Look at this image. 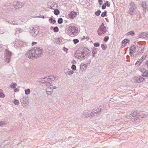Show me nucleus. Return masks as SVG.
<instances>
[{"label": "nucleus", "mask_w": 148, "mask_h": 148, "mask_svg": "<svg viewBox=\"0 0 148 148\" xmlns=\"http://www.w3.org/2000/svg\"><path fill=\"white\" fill-rule=\"evenodd\" d=\"M78 31V28L74 26H69L67 29V32L68 34L71 36L76 35L77 34Z\"/></svg>", "instance_id": "nucleus-1"}, {"label": "nucleus", "mask_w": 148, "mask_h": 148, "mask_svg": "<svg viewBox=\"0 0 148 148\" xmlns=\"http://www.w3.org/2000/svg\"><path fill=\"white\" fill-rule=\"evenodd\" d=\"M32 52L33 53L34 57L35 58H37L41 56L42 53V48L36 47L32 49Z\"/></svg>", "instance_id": "nucleus-2"}, {"label": "nucleus", "mask_w": 148, "mask_h": 148, "mask_svg": "<svg viewBox=\"0 0 148 148\" xmlns=\"http://www.w3.org/2000/svg\"><path fill=\"white\" fill-rule=\"evenodd\" d=\"M107 31L106 27L104 26V23L100 25L99 28L98 30V33L99 35H102L106 33Z\"/></svg>", "instance_id": "nucleus-3"}, {"label": "nucleus", "mask_w": 148, "mask_h": 148, "mask_svg": "<svg viewBox=\"0 0 148 148\" xmlns=\"http://www.w3.org/2000/svg\"><path fill=\"white\" fill-rule=\"evenodd\" d=\"M132 80L135 83H140L143 82L145 79L141 76L134 77L132 78Z\"/></svg>", "instance_id": "nucleus-4"}, {"label": "nucleus", "mask_w": 148, "mask_h": 148, "mask_svg": "<svg viewBox=\"0 0 148 148\" xmlns=\"http://www.w3.org/2000/svg\"><path fill=\"white\" fill-rule=\"evenodd\" d=\"M30 33L32 35L34 36H36L38 33L39 31L37 27H32L31 29Z\"/></svg>", "instance_id": "nucleus-5"}, {"label": "nucleus", "mask_w": 148, "mask_h": 148, "mask_svg": "<svg viewBox=\"0 0 148 148\" xmlns=\"http://www.w3.org/2000/svg\"><path fill=\"white\" fill-rule=\"evenodd\" d=\"M55 79V77L54 76H51L48 77H46L43 79L44 81L47 83H50V82Z\"/></svg>", "instance_id": "nucleus-6"}, {"label": "nucleus", "mask_w": 148, "mask_h": 148, "mask_svg": "<svg viewBox=\"0 0 148 148\" xmlns=\"http://www.w3.org/2000/svg\"><path fill=\"white\" fill-rule=\"evenodd\" d=\"M5 52L6 53V59L5 60V61L7 63H9L10 60L11 53L7 49L5 50Z\"/></svg>", "instance_id": "nucleus-7"}, {"label": "nucleus", "mask_w": 148, "mask_h": 148, "mask_svg": "<svg viewBox=\"0 0 148 148\" xmlns=\"http://www.w3.org/2000/svg\"><path fill=\"white\" fill-rule=\"evenodd\" d=\"M84 52H80L79 53H77L75 54L76 56L78 59H83L85 58Z\"/></svg>", "instance_id": "nucleus-8"}, {"label": "nucleus", "mask_w": 148, "mask_h": 148, "mask_svg": "<svg viewBox=\"0 0 148 148\" xmlns=\"http://www.w3.org/2000/svg\"><path fill=\"white\" fill-rule=\"evenodd\" d=\"M33 54H34L32 52V50H31L26 54V56L29 58L33 59L35 58V57H34Z\"/></svg>", "instance_id": "nucleus-9"}, {"label": "nucleus", "mask_w": 148, "mask_h": 148, "mask_svg": "<svg viewBox=\"0 0 148 148\" xmlns=\"http://www.w3.org/2000/svg\"><path fill=\"white\" fill-rule=\"evenodd\" d=\"M77 14V12L74 11H72L69 14V17L71 18H75Z\"/></svg>", "instance_id": "nucleus-10"}, {"label": "nucleus", "mask_w": 148, "mask_h": 148, "mask_svg": "<svg viewBox=\"0 0 148 148\" xmlns=\"http://www.w3.org/2000/svg\"><path fill=\"white\" fill-rule=\"evenodd\" d=\"M136 47L133 45L132 46L130 49V53L131 56L133 55V53L136 51Z\"/></svg>", "instance_id": "nucleus-11"}, {"label": "nucleus", "mask_w": 148, "mask_h": 148, "mask_svg": "<svg viewBox=\"0 0 148 148\" xmlns=\"http://www.w3.org/2000/svg\"><path fill=\"white\" fill-rule=\"evenodd\" d=\"M46 91L48 94H50L53 92V88L51 87L50 88L49 87H47L46 89Z\"/></svg>", "instance_id": "nucleus-12"}, {"label": "nucleus", "mask_w": 148, "mask_h": 148, "mask_svg": "<svg viewBox=\"0 0 148 148\" xmlns=\"http://www.w3.org/2000/svg\"><path fill=\"white\" fill-rule=\"evenodd\" d=\"M129 41V40L127 39H125L122 41V46L123 47H125L127 43H128Z\"/></svg>", "instance_id": "nucleus-13"}, {"label": "nucleus", "mask_w": 148, "mask_h": 148, "mask_svg": "<svg viewBox=\"0 0 148 148\" xmlns=\"http://www.w3.org/2000/svg\"><path fill=\"white\" fill-rule=\"evenodd\" d=\"M141 5L144 9L146 10L148 9V5L146 2H143L141 3Z\"/></svg>", "instance_id": "nucleus-14"}, {"label": "nucleus", "mask_w": 148, "mask_h": 148, "mask_svg": "<svg viewBox=\"0 0 148 148\" xmlns=\"http://www.w3.org/2000/svg\"><path fill=\"white\" fill-rule=\"evenodd\" d=\"M80 68L81 70L83 71L86 69V66L84 64H82L80 65Z\"/></svg>", "instance_id": "nucleus-15"}, {"label": "nucleus", "mask_w": 148, "mask_h": 148, "mask_svg": "<svg viewBox=\"0 0 148 148\" xmlns=\"http://www.w3.org/2000/svg\"><path fill=\"white\" fill-rule=\"evenodd\" d=\"M23 6V5L22 3H17L16 5L15 6V8H20Z\"/></svg>", "instance_id": "nucleus-16"}, {"label": "nucleus", "mask_w": 148, "mask_h": 148, "mask_svg": "<svg viewBox=\"0 0 148 148\" xmlns=\"http://www.w3.org/2000/svg\"><path fill=\"white\" fill-rule=\"evenodd\" d=\"M5 97V95L3 94L2 90L0 89V97L4 98Z\"/></svg>", "instance_id": "nucleus-17"}, {"label": "nucleus", "mask_w": 148, "mask_h": 148, "mask_svg": "<svg viewBox=\"0 0 148 148\" xmlns=\"http://www.w3.org/2000/svg\"><path fill=\"white\" fill-rule=\"evenodd\" d=\"M101 47L103 50H106L107 47L106 45L105 44H102L101 45Z\"/></svg>", "instance_id": "nucleus-18"}, {"label": "nucleus", "mask_w": 148, "mask_h": 148, "mask_svg": "<svg viewBox=\"0 0 148 148\" xmlns=\"http://www.w3.org/2000/svg\"><path fill=\"white\" fill-rule=\"evenodd\" d=\"M146 35V38L148 39V32H146V33H143L141 34V35H145V36Z\"/></svg>", "instance_id": "nucleus-19"}, {"label": "nucleus", "mask_w": 148, "mask_h": 148, "mask_svg": "<svg viewBox=\"0 0 148 148\" xmlns=\"http://www.w3.org/2000/svg\"><path fill=\"white\" fill-rule=\"evenodd\" d=\"M25 93L26 95H28L30 93V90L29 89H27L25 90Z\"/></svg>", "instance_id": "nucleus-20"}, {"label": "nucleus", "mask_w": 148, "mask_h": 148, "mask_svg": "<svg viewBox=\"0 0 148 148\" xmlns=\"http://www.w3.org/2000/svg\"><path fill=\"white\" fill-rule=\"evenodd\" d=\"M101 12L100 10H98L95 12V14L96 16H98L100 15Z\"/></svg>", "instance_id": "nucleus-21"}, {"label": "nucleus", "mask_w": 148, "mask_h": 148, "mask_svg": "<svg viewBox=\"0 0 148 148\" xmlns=\"http://www.w3.org/2000/svg\"><path fill=\"white\" fill-rule=\"evenodd\" d=\"M54 13L56 15H58L59 14L60 11L58 9L55 10L54 11Z\"/></svg>", "instance_id": "nucleus-22"}, {"label": "nucleus", "mask_w": 148, "mask_h": 148, "mask_svg": "<svg viewBox=\"0 0 148 148\" xmlns=\"http://www.w3.org/2000/svg\"><path fill=\"white\" fill-rule=\"evenodd\" d=\"M140 71L142 73V75H143V73H145V72L147 71L144 68H142L140 69Z\"/></svg>", "instance_id": "nucleus-23"}, {"label": "nucleus", "mask_w": 148, "mask_h": 148, "mask_svg": "<svg viewBox=\"0 0 148 148\" xmlns=\"http://www.w3.org/2000/svg\"><path fill=\"white\" fill-rule=\"evenodd\" d=\"M142 75L143 77H148V71H147L145 73H143V74Z\"/></svg>", "instance_id": "nucleus-24"}, {"label": "nucleus", "mask_w": 148, "mask_h": 148, "mask_svg": "<svg viewBox=\"0 0 148 148\" xmlns=\"http://www.w3.org/2000/svg\"><path fill=\"white\" fill-rule=\"evenodd\" d=\"M14 103L15 105H18L19 104V102L18 100L16 99H14Z\"/></svg>", "instance_id": "nucleus-25"}, {"label": "nucleus", "mask_w": 148, "mask_h": 148, "mask_svg": "<svg viewBox=\"0 0 148 148\" xmlns=\"http://www.w3.org/2000/svg\"><path fill=\"white\" fill-rule=\"evenodd\" d=\"M107 13V12L105 11L104 12H103L101 14V16L102 17H104V16L106 15V14Z\"/></svg>", "instance_id": "nucleus-26"}, {"label": "nucleus", "mask_w": 148, "mask_h": 148, "mask_svg": "<svg viewBox=\"0 0 148 148\" xmlns=\"http://www.w3.org/2000/svg\"><path fill=\"white\" fill-rule=\"evenodd\" d=\"M63 20L62 18H60L58 21V23L59 24H61L62 23Z\"/></svg>", "instance_id": "nucleus-27"}, {"label": "nucleus", "mask_w": 148, "mask_h": 148, "mask_svg": "<svg viewBox=\"0 0 148 148\" xmlns=\"http://www.w3.org/2000/svg\"><path fill=\"white\" fill-rule=\"evenodd\" d=\"M59 30L58 28L57 27H56L54 28L53 29V31L55 32H57Z\"/></svg>", "instance_id": "nucleus-28"}, {"label": "nucleus", "mask_w": 148, "mask_h": 148, "mask_svg": "<svg viewBox=\"0 0 148 148\" xmlns=\"http://www.w3.org/2000/svg\"><path fill=\"white\" fill-rule=\"evenodd\" d=\"M73 41L75 44H76L79 42V40L77 39H74Z\"/></svg>", "instance_id": "nucleus-29"}, {"label": "nucleus", "mask_w": 148, "mask_h": 148, "mask_svg": "<svg viewBox=\"0 0 148 148\" xmlns=\"http://www.w3.org/2000/svg\"><path fill=\"white\" fill-rule=\"evenodd\" d=\"M71 69L74 70H76V66L75 65H72L71 66Z\"/></svg>", "instance_id": "nucleus-30"}, {"label": "nucleus", "mask_w": 148, "mask_h": 148, "mask_svg": "<svg viewBox=\"0 0 148 148\" xmlns=\"http://www.w3.org/2000/svg\"><path fill=\"white\" fill-rule=\"evenodd\" d=\"M16 86V84L15 83H12L11 85V87L14 88Z\"/></svg>", "instance_id": "nucleus-31"}, {"label": "nucleus", "mask_w": 148, "mask_h": 148, "mask_svg": "<svg viewBox=\"0 0 148 148\" xmlns=\"http://www.w3.org/2000/svg\"><path fill=\"white\" fill-rule=\"evenodd\" d=\"M94 45L95 47H99V42L94 43Z\"/></svg>", "instance_id": "nucleus-32"}, {"label": "nucleus", "mask_w": 148, "mask_h": 148, "mask_svg": "<svg viewBox=\"0 0 148 148\" xmlns=\"http://www.w3.org/2000/svg\"><path fill=\"white\" fill-rule=\"evenodd\" d=\"M134 11V9L133 8H131L130 9V12L132 13Z\"/></svg>", "instance_id": "nucleus-33"}, {"label": "nucleus", "mask_w": 148, "mask_h": 148, "mask_svg": "<svg viewBox=\"0 0 148 148\" xmlns=\"http://www.w3.org/2000/svg\"><path fill=\"white\" fill-rule=\"evenodd\" d=\"M128 35H133L134 34V33L133 31H132L128 32Z\"/></svg>", "instance_id": "nucleus-34"}, {"label": "nucleus", "mask_w": 148, "mask_h": 148, "mask_svg": "<svg viewBox=\"0 0 148 148\" xmlns=\"http://www.w3.org/2000/svg\"><path fill=\"white\" fill-rule=\"evenodd\" d=\"M109 39V37L108 36H105L104 39V41H107Z\"/></svg>", "instance_id": "nucleus-35"}, {"label": "nucleus", "mask_w": 148, "mask_h": 148, "mask_svg": "<svg viewBox=\"0 0 148 148\" xmlns=\"http://www.w3.org/2000/svg\"><path fill=\"white\" fill-rule=\"evenodd\" d=\"M105 5H106V6H107L108 7H110V3L108 1H106V3L105 4Z\"/></svg>", "instance_id": "nucleus-36"}, {"label": "nucleus", "mask_w": 148, "mask_h": 148, "mask_svg": "<svg viewBox=\"0 0 148 148\" xmlns=\"http://www.w3.org/2000/svg\"><path fill=\"white\" fill-rule=\"evenodd\" d=\"M74 73V71H69L68 73V74L69 75H70L72 74H73Z\"/></svg>", "instance_id": "nucleus-37"}, {"label": "nucleus", "mask_w": 148, "mask_h": 148, "mask_svg": "<svg viewBox=\"0 0 148 148\" xmlns=\"http://www.w3.org/2000/svg\"><path fill=\"white\" fill-rule=\"evenodd\" d=\"M90 54V52L89 51V52H87V53L86 54H85V56L86 57H88Z\"/></svg>", "instance_id": "nucleus-38"}, {"label": "nucleus", "mask_w": 148, "mask_h": 148, "mask_svg": "<svg viewBox=\"0 0 148 148\" xmlns=\"http://www.w3.org/2000/svg\"><path fill=\"white\" fill-rule=\"evenodd\" d=\"M5 124V123L3 121H0V126H1Z\"/></svg>", "instance_id": "nucleus-39"}, {"label": "nucleus", "mask_w": 148, "mask_h": 148, "mask_svg": "<svg viewBox=\"0 0 148 148\" xmlns=\"http://www.w3.org/2000/svg\"><path fill=\"white\" fill-rule=\"evenodd\" d=\"M106 5L105 4H103V5L102 6V8L103 9H104L106 8Z\"/></svg>", "instance_id": "nucleus-40"}, {"label": "nucleus", "mask_w": 148, "mask_h": 148, "mask_svg": "<svg viewBox=\"0 0 148 148\" xmlns=\"http://www.w3.org/2000/svg\"><path fill=\"white\" fill-rule=\"evenodd\" d=\"M99 2L100 5H101L103 3L102 0H99Z\"/></svg>", "instance_id": "nucleus-41"}, {"label": "nucleus", "mask_w": 148, "mask_h": 148, "mask_svg": "<svg viewBox=\"0 0 148 148\" xmlns=\"http://www.w3.org/2000/svg\"><path fill=\"white\" fill-rule=\"evenodd\" d=\"M142 33H141L140 34V36L142 38H146V36H145V35H141ZM146 36V35H145Z\"/></svg>", "instance_id": "nucleus-42"}, {"label": "nucleus", "mask_w": 148, "mask_h": 148, "mask_svg": "<svg viewBox=\"0 0 148 148\" xmlns=\"http://www.w3.org/2000/svg\"><path fill=\"white\" fill-rule=\"evenodd\" d=\"M141 62L140 61H137L136 63V65H140V64Z\"/></svg>", "instance_id": "nucleus-43"}, {"label": "nucleus", "mask_w": 148, "mask_h": 148, "mask_svg": "<svg viewBox=\"0 0 148 148\" xmlns=\"http://www.w3.org/2000/svg\"><path fill=\"white\" fill-rule=\"evenodd\" d=\"M130 5H132V6H135V4L134 3H132L130 4Z\"/></svg>", "instance_id": "nucleus-44"}, {"label": "nucleus", "mask_w": 148, "mask_h": 148, "mask_svg": "<svg viewBox=\"0 0 148 148\" xmlns=\"http://www.w3.org/2000/svg\"><path fill=\"white\" fill-rule=\"evenodd\" d=\"M36 43H37V42H33L32 43V46H33L34 45L36 44Z\"/></svg>", "instance_id": "nucleus-45"}, {"label": "nucleus", "mask_w": 148, "mask_h": 148, "mask_svg": "<svg viewBox=\"0 0 148 148\" xmlns=\"http://www.w3.org/2000/svg\"><path fill=\"white\" fill-rule=\"evenodd\" d=\"M146 55H144L142 57V59H143L144 58V59H145V58L146 57Z\"/></svg>", "instance_id": "nucleus-46"}, {"label": "nucleus", "mask_w": 148, "mask_h": 148, "mask_svg": "<svg viewBox=\"0 0 148 148\" xmlns=\"http://www.w3.org/2000/svg\"><path fill=\"white\" fill-rule=\"evenodd\" d=\"M50 20H51L52 22V20H53V21H54L55 22H56L55 20H53L52 18L50 19Z\"/></svg>", "instance_id": "nucleus-47"}, {"label": "nucleus", "mask_w": 148, "mask_h": 148, "mask_svg": "<svg viewBox=\"0 0 148 148\" xmlns=\"http://www.w3.org/2000/svg\"><path fill=\"white\" fill-rule=\"evenodd\" d=\"M23 104V106H24V107H27V104H26L25 105L23 103V104Z\"/></svg>", "instance_id": "nucleus-48"}, {"label": "nucleus", "mask_w": 148, "mask_h": 148, "mask_svg": "<svg viewBox=\"0 0 148 148\" xmlns=\"http://www.w3.org/2000/svg\"><path fill=\"white\" fill-rule=\"evenodd\" d=\"M146 63L147 64V67H148V60L146 61Z\"/></svg>", "instance_id": "nucleus-49"}, {"label": "nucleus", "mask_w": 148, "mask_h": 148, "mask_svg": "<svg viewBox=\"0 0 148 148\" xmlns=\"http://www.w3.org/2000/svg\"><path fill=\"white\" fill-rule=\"evenodd\" d=\"M16 89H15V92H16Z\"/></svg>", "instance_id": "nucleus-50"}]
</instances>
